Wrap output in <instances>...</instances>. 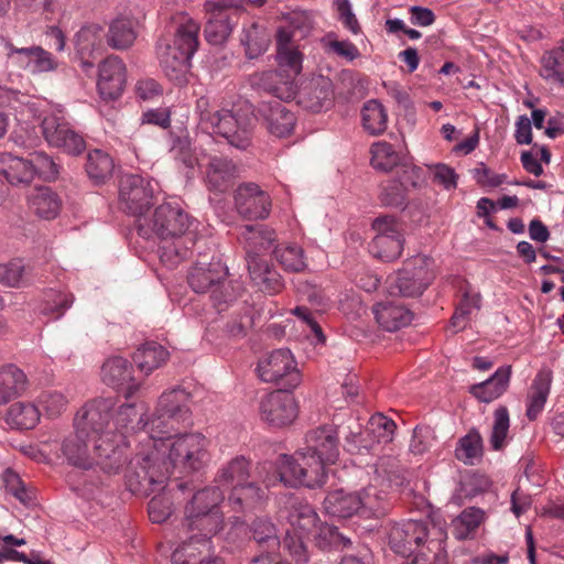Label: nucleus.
I'll return each mask as SVG.
<instances>
[{"mask_svg":"<svg viewBox=\"0 0 564 564\" xmlns=\"http://www.w3.org/2000/svg\"><path fill=\"white\" fill-rule=\"evenodd\" d=\"M250 533L252 540L265 550L278 551L280 547V539L276 528L267 518H257L250 524Z\"/></svg>","mask_w":564,"mask_h":564,"instance_id":"nucleus-46","label":"nucleus"},{"mask_svg":"<svg viewBox=\"0 0 564 564\" xmlns=\"http://www.w3.org/2000/svg\"><path fill=\"white\" fill-rule=\"evenodd\" d=\"M256 122L253 106L248 100H239L230 109L223 108V116L212 133L231 148L246 151L252 144Z\"/></svg>","mask_w":564,"mask_h":564,"instance_id":"nucleus-7","label":"nucleus"},{"mask_svg":"<svg viewBox=\"0 0 564 564\" xmlns=\"http://www.w3.org/2000/svg\"><path fill=\"white\" fill-rule=\"evenodd\" d=\"M256 84L275 98L262 101L259 107V112L269 132L279 138L289 135L295 126L296 118L282 101L293 97L292 84L283 82L281 75L276 72L261 74Z\"/></svg>","mask_w":564,"mask_h":564,"instance_id":"nucleus-5","label":"nucleus"},{"mask_svg":"<svg viewBox=\"0 0 564 564\" xmlns=\"http://www.w3.org/2000/svg\"><path fill=\"white\" fill-rule=\"evenodd\" d=\"M403 241V236H375L370 245L371 252L383 261H393L400 257Z\"/></svg>","mask_w":564,"mask_h":564,"instance_id":"nucleus-49","label":"nucleus"},{"mask_svg":"<svg viewBox=\"0 0 564 564\" xmlns=\"http://www.w3.org/2000/svg\"><path fill=\"white\" fill-rule=\"evenodd\" d=\"M86 171L96 183H104L113 171V161L101 150L90 151L87 155Z\"/></svg>","mask_w":564,"mask_h":564,"instance_id":"nucleus-48","label":"nucleus"},{"mask_svg":"<svg viewBox=\"0 0 564 564\" xmlns=\"http://www.w3.org/2000/svg\"><path fill=\"white\" fill-rule=\"evenodd\" d=\"M29 386L25 372L13 364L0 367V405L22 395Z\"/></svg>","mask_w":564,"mask_h":564,"instance_id":"nucleus-30","label":"nucleus"},{"mask_svg":"<svg viewBox=\"0 0 564 564\" xmlns=\"http://www.w3.org/2000/svg\"><path fill=\"white\" fill-rule=\"evenodd\" d=\"M247 263L250 279L261 292L274 294L282 290L281 275L265 260L260 257H250Z\"/></svg>","mask_w":564,"mask_h":564,"instance_id":"nucleus-28","label":"nucleus"},{"mask_svg":"<svg viewBox=\"0 0 564 564\" xmlns=\"http://www.w3.org/2000/svg\"><path fill=\"white\" fill-rule=\"evenodd\" d=\"M153 188L150 181L140 175H124L119 185L121 208L134 216L143 217L152 202Z\"/></svg>","mask_w":564,"mask_h":564,"instance_id":"nucleus-15","label":"nucleus"},{"mask_svg":"<svg viewBox=\"0 0 564 564\" xmlns=\"http://www.w3.org/2000/svg\"><path fill=\"white\" fill-rule=\"evenodd\" d=\"M132 372V365L122 357H111L101 367L102 381L123 391L127 398L139 389V384L134 383Z\"/></svg>","mask_w":564,"mask_h":564,"instance_id":"nucleus-24","label":"nucleus"},{"mask_svg":"<svg viewBox=\"0 0 564 564\" xmlns=\"http://www.w3.org/2000/svg\"><path fill=\"white\" fill-rule=\"evenodd\" d=\"M234 197L238 214L246 219H265L271 213L270 195L256 183L240 184Z\"/></svg>","mask_w":564,"mask_h":564,"instance_id":"nucleus-17","label":"nucleus"},{"mask_svg":"<svg viewBox=\"0 0 564 564\" xmlns=\"http://www.w3.org/2000/svg\"><path fill=\"white\" fill-rule=\"evenodd\" d=\"M104 43L102 29L91 24L82 28L75 35L76 56L85 72L95 66V61L101 55Z\"/></svg>","mask_w":564,"mask_h":564,"instance_id":"nucleus-22","label":"nucleus"},{"mask_svg":"<svg viewBox=\"0 0 564 564\" xmlns=\"http://www.w3.org/2000/svg\"><path fill=\"white\" fill-rule=\"evenodd\" d=\"M334 89L329 78L318 76L308 80L297 93V102L305 109L319 112L333 104Z\"/></svg>","mask_w":564,"mask_h":564,"instance_id":"nucleus-21","label":"nucleus"},{"mask_svg":"<svg viewBox=\"0 0 564 564\" xmlns=\"http://www.w3.org/2000/svg\"><path fill=\"white\" fill-rule=\"evenodd\" d=\"M28 275V267L21 261L0 264V282L10 288H20Z\"/></svg>","mask_w":564,"mask_h":564,"instance_id":"nucleus-57","label":"nucleus"},{"mask_svg":"<svg viewBox=\"0 0 564 564\" xmlns=\"http://www.w3.org/2000/svg\"><path fill=\"white\" fill-rule=\"evenodd\" d=\"M562 57L557 50L547 52L542 57L543 76L549 79H554L561 84L564 83V68L561 63Z\"/></svg>","mask_w":564,"mask_h":564,"instance_id":"nucleus-63","label":"nucleus"},{"mask_svg":"<svg viewBox=\"0 0 564 564\" xmlns=\"http://www.w3.org/2000/svg\"><path fill=\"white\" fill-rule=\"evenodd\" d=\"M484 521L485 512L481 509L466 508L452 522L453 535L459 541L471 539Z\"/></svg>","mask_w":564,"mask_h":564,"instance_id":"nucleus-41","label":"nucleus"},{"mask_svg":"<svg viewBox=\"0 0 564 564\" xmlns=\"http://www.w3.org/2000/svg\"><path fill=\"white\" fill-rule=\"evenodd\" d=\"M240 42L245 47L246 56L253 59L267 51L270 36L262 25L253 22L242 30Z\"/></svg>","mask_w":564,"mask_h":564,"instance_id":"nucleus-42","label":"nucleus"},{"mask_svg":"<svg viewBox=\"0 0 564 564\" xmlns=\"http://www.w3.org/2000/svg\"><path fill=\"white\" fill-rule=\"evenodd\" d=\"M191 226L187 213L177 204L163 203L159 205L151 217L137 219L138 234L150 239L156 237L162 241L182 239Z\"/></svg>","mask_w":564,"mask_h":564,"instance_id":"nucleus-8","label":"nucleus"},{"mask_svg":"<svg viewBox=\"0 0 564 564\" xmlns=\"http://www.w3.org/2000/svg\"><path fill=\"white\" fill-rule=\"evenodd\" d=\"M238 239L248 259L259 257V252L268 250L276 240V235L273 229L264 225H246L240 227Z\"/></svg>","mask_w":564,"mask_h":564,"instance_id":"nucleus-25","label":"nucleus"},{"mask_svg":"<svg viewBox=\"0 0 564 564\" xmlns=\"http://www.w3.org/2000/svg\"><path fill=\"white\" fill-rule=\"evenodd\" d=\"M338 456L337 430L330 425L314 429L306 434L305 447L293 456H281L280 480L286 486L321 487L327 478V466L335 464Z\"/></svg>","mask_w":564,"mask_h":564,"instance_id":"nucleus-3","label":"nucleus"},{"mask_svg":"<svg viewBox=\"0 0 564 564\" xmlns=\"http://www.w3.org/2000/svg\"><path fill=\"white\" fill-rule=\"evenodd\" d=\"M137 39L133 22L127 18H119L111 22L107 33V43L113 50H127Z\"/></svg>","mask_w":564,"mask_h":564,"instance_id":"nucleus-43","label":"nucleus"},{"mask_svg":"<svg viewBox=\"0 0 564 564\" xmlns=\"http://www.w3.org/2000/svg\"><path fill=\"white\" fill-rule=\"evenodd\" d=\"M128 443L121 433L111 434L94 441L93 467L98 466L104 473L118 474L127 463Z\"/></svg>","mask_w":564,"mask_h":564,"instance_id":"nucleus-14","label":"nucleus"},{"mask_svg":"<svg viewBox=\"0 0 564 564\" xmlns=\"http://www.w3.org/2000/svg\"><path fill=\"white\" fill-rule=\"evenodd\" d=\"M359 503L357 492L336 489L326 495L323 506L329 516L346 519L359 516Z\"/></svg>","mask_w":564,"mask_h":564,"instance_id":"nucleus-35","label":"nucleus"},{"mask_svg":"<svg viewBox=\"0 0 564 564\" xmlns=\"http://www.w3.org/2000/svg\"><path fill=\"white\" fill-rule=\"evenodd\" d=\"M510 426L509 412L506 406H499L494 413V424L490 436V445L495 451L505 446Z\"/></svg>","mask_w":564,"mask_h":564,"instance_id":"nucleus-54","label":"nucleus"},{"mask_svg":"<svg viewBox=\"0 0 564 564\" xmlns=\"http://www.w3.org/2000/svg\"><path fill=\"white\" fill-rule=\"evenodd\" d=\"M206 10L210 17L205 25V37L213 45H220L229 37L241 8L232 1H209Z\"/></svg>","mask_w":564,"mask_h":564,"instance_id":"nucleus-13","label":"nucleus"},{"mask_svg":"<svg viewBox=\"0 0 564 564\" xmlns=\"http://www.w3.org/2000/svg\"><path fill=\"white\" fill-rule=\"evenodd\" d=\"M187 541H184L183 544L176 549L172 555V560L174 564H224L223 560L219 557L206 558L203 557L197 560V554L202 555L204 553H208L210 550V539L207 540L208 549L202 545L203 536L198 531L189 532Z\"/></svg>","mask_w":564,"mask_h":564,"instance_id":"nucleus-32","label":"nucleus"},{"mask_svg":"<svg viewBox=\"0 0 564 564\" xmlns=\"http://www.w3.org/2000/svg\"><path fill=\"white\" fill-rule=\"evenodd\" d=\"M313 535L317 546L321 549H344L350 546L351 544L349 538L341 534L336 527L327 523L318 524Z\"/></svg>","mask_w":564,"mask_h":564,"instance_id":"nucleus-53","label":"nucleus"},{"mask_svg":"<svg viewBox=\"0 0 564 564\" xmlns=\"http://www.w3.org/2000/svg\"><path fill=\"white\" fill-rule=\"evenodd\" d=\"M0 174L13 186H26L34 181L32 162L8 152L0 154Z\"/></svg>","mask_w":564,"mask_h":564,"instance_id":"nucleus-27","label":"nucleus"},{"mask_svg":"<svg viewBox=\"0 0 564 564\" xmlns=\"http://www.w3.org/2000/svg\"><path fill=\"white\" fill-rule=\"evenodd\" d=\"M371 165L382 172L400 166V155L388 142H377L371 147Z\"/></svg>","mask_w":564,"mask_h":564,"instance_id":"nucleus-52","label":"nucleus"},{"mask_svg":"<svg viewBox=\"0 0 564 564\" xmlns=\"http://www.w3.org/2000/svg\"><path fill=\"white\" fill-rule=\"evenodd\" d=\"M276 261L289 272H302L306 269L304 250L296 245H286L274 249Z\"/></svg>","mask_w":564,"mask_h":564,"instance_id":"nucleus-50","label":"nucleus"},{"mask_svg":"<svg viewBox=\"0 0 564 564\" xmlns=\"http://www.w3.org/2000/svg\"><path fill=\"white\" fill-rule=\"evenodd\" d=\"M511 377V366H503L487 380L469 387V393L484 403H490L501 397L508 389Z\"/></svg>","mask_w":564,"mask_h":564,"instance_id":"nucleus-26","label":"nucleus"},{"mask_svg":"<svg viewBox=\"0 0 564 564\" xmlns=\"http://www.w3.org/2000/svg\"><path fill=\"white\" fill-rule=\"evenodd\" d=\"M40 403L50 417L59 416L67 406V400L57 391H45L40 397Z\"/></svg>","mask_w":564,"mask_h":564,"instance_id":"nucleus-60","label":"nucleus"},{"mask_svg":"<svg viewBox=\"0 0 564 564\" xmlns=\"http://www.w3.org/2000/svg\"><path fill=\"white\" fill-rule=\"evenodd\" d=\"M172 242L160 248V259L166 265L173 267L186 259L188 249L183 246L181 239H171Z\"/></svg>","mask_w":564,"mask_h":564,"instance_id":"nucleus-62","label":"nucleus"},{"mask_svg":"<svg viewBox=\"0 0 564 564\" xmlns=\"http://www.w3.org/2000/svg\"><path fill=\"white\" fill-rule=\"evenodd\" d=\"M26 52L19 69L28 70L32 74H43L55 72L59 65L57 58L41 45L28 46Z\"/></svg>","mask_w":564,"mask_h":564,"instance_id":"nucleus-37","label":"nucleus"},{"mask_svg":"<svg viewBox=\"0 0 564 564\" xmlns=\"http://www.w3.org/2000/svg\"><path fill=\"white\" fill-rule=\"evenodd\" d=\"M196 111L199 115L200 124L210 131L216 126L218 119H220V116H223V109L212 110L209 98L206 96L197 99Z\"/></svg>","mask_w":564,"mask_h":564,"instance_id":"nucleus-64","label":"nucleus"},{"mask_svg":"<svg viewBox=\"0 0 564 564\" xmlns=\"http://www.w3.org/2000/svg\"><path fill=\"white\" fill-rule=\"evenodd\" d=\"M199 24L181 17L172 37L164 36L156 44L159 64L165 76L177 86L188 82L191 58L198 47Z\"/></svg>","mask_w":564,"mask_h":564,"instance_id":"nucleus-4","label":"nucleus"},{"mask_svg":"<svg viewBox=\"0 0 564 564\" xmlns=\"http://www.w3.org/2000/svg\"><path fill=\"white\" fill-rule=\"evenodd\" d=\"M427 522L408 520L391 528L389 543L395 553L409 557L427 542Z\"/></svg>","mask_w":564,"mask_h":564,"instance_id":"nucleus-18","label":"nucleus"},{"mask_svg":"<svg viewBox=\"0 0 564 564\" xmlns=\"http://www.w3.org/2000/svg\"><path fill=\"white\" fill-rule=\"evenodd\" d=\"M61 138L54 137V131L51 133V145L62 149L68 154L77 155L85 149L84 139L70 128L62 131Z\"/></svg>","mask_w":564,"mask_h":564,"instance_id":"nucleus-58","label":"nucleus"},{"mask_svg":"<svg viewBox=\"0 0 564 564\" xmlns=\"http://www.w3.org/2000/svg\"><path fill=\"white\" fill-rule=\"evenodd\" d=\"M378 325L387 332H397L408 326L412 321V313L400 303H378L372 308Z\"/></svg>","mask_w":564,"mask_h":564,"instance_id":"nucleus-29","label":"nucleus"},{"mask_svg":"<svg viewBox=\"0 0 564 564\" xmlns=\"http://www.w3.org/2000/svg\"><path fill=\"white\" fill-rule=\"evenodd\" d=\"M362 127L372 135L380 134L388 127L386 108L376 99L368 100L361 109Z\"/></svg>","mask_w":564,"mask_h":564,"instance_id":"nucleus-45","label":"nucleus"},{"mask_svg":"<svg viewBox=\"0 0 564 564\" xmlns=\"http://www.w3.org/2000/svg\"><path fill=\"white\" fill-rule=\"evenodd\" d=\"M258 373L262 381L281 384L292 390L301 383V373L289 349H276L259 360Z\"/></svg>","mask_w":564,"mask_h":564,"instance_id":"nucleus-10","label":"nucleus"},{"mask_svg":"<svg viewBox=\"0 0 564 564\" xmlns=\"http://www.w3.org/2000/svg\"><path fill=\"white\" fill-rule=\"evenodd\" d=\"M173 513V503L166 496H154L149 502V517L154 523L166 521Z\"/></svg>","mask_w":564,"mask_h":564,"instance_id":"nucleus-61","label":"nucleus"},{"mask_svg":"<svg viewBox=\"0 0 564 564\" xmlns=\"http://www.w3.org/2000/svg\"><path fill=\"white\" fill-rule=\"evenodd\" d=\"M433 279L425 257H414L390 282V292L402 296L421 295Z\"/></svg>","mask_w":564,"mask_h":564,"instance_id":"nucleus-12","label":"nucleus"},{"mask_svg":"<svg viewBox=\"0 0 564 564\" xmlns=\"http://www.w3.org/2000/svg\"><path fill=\"white\" fill-rule=\"evenodd\" d=\"M29 208L40 218H55L62 207L59 196L50 187H37L28 196Z\"/></svg>","mask_w":564,"mask_h":564,"instance_id":"nucleus-36","label":"nucleus"},{"mask_svg":"<svg viewBox=\"0 0 564 564\" xmlns=\"http://www.w3.org/2000/svg\"><path fill=\"white\" fill-rule=\"evenodd\" d=\"M251 462L238 455L223 464L216 471L214 484L194 490L186 481H176L175 488L191 497L184 506L182 528L186 532L198 531L203 536L202 545L208 549L207 540L224 528V513L220 505L225 500L221 487L228 488V503L235 512L251 511L263 505L267 499L265 479L253 476Z\"/></svg>","mask_w":564,"mask_h":564,"instance_id":"nucleus-1","label":"nucleus"},{"mask_svg":"<svg viewBox=\"0 0 564 564\" xmlns=\"http://www.w3.org/2000/svg\"><path fill=\"white\" fill-rule=\"evenodd\" d=\"M113 410L115 401L110 398L91 400L78 411L74 426L83 429L94 441L116 434L112 427Z\"/></svg>","mask_w":564,"mask_h":564,"instance_id":"nucleus-11","label":"nucleus"},{"mask_svg":"<svg viewBox=\"0 0 564 564\" xmlns=\"http://www.w3.org/2000/svg\"><path fill=\"white\" fill-rule=\"evenodd\" d=\"M169 357L170 352L162 345L150 341L139 347L132 358L142 372L150 375L152 371L163 366Z\"/></svg>","mask_w":564,"mask_h":564,"instance_id":"nucleus-38","label":"nucleus"},{"mask_svg":"<svg viewBox=\"0 0 564 564\" xmlns=\"http://www.w3.org/2000/svg\"><path fill=\"white\" fill-rule=\"evenodd\" d=\"M83 429L75 426L74 433L62 443V454L68 464L83 468H93L94 440Z\"/></svg>","mask_w":564,"mask_h":564,"instance_id":"nucleus-20","label":"nucleus"},{"mask_svg":"<svg viewBox=\"0 0 564 564\" xmlns=\"http://www.w3.org/2000/svg\"><path fill=\"white\" fill-rule=\"evenodd\" d=\"M126 84V66L118 56L107 57L99 66L98 90L104 99L118 98Z\"/></svg>","mask_w":564,"mask_h":564,"instance_id":"nucleus-23","label":"nucleus"},{"mask_svg":"<svg viewBox=\"0 0 564 564\" xmlns=\"http://www.w3.org/2000/svg\"><path fill=\"white\" fill-rule=\"evenodd\" d=\"M147 409L143 403H126L120 405L112 412V427L115 433H126L130 431H138L145 426L149 427V422H144Z\"/></svg>","mask_w":564,"mask_h":564,"instance_id":"nucleus-31","label":"nucleus"},{"mask_svg":"<svg viewBox=\"0 0 564 564\" xmlns=\"http://www.w3.org/2000/svg\"><path fill=\"white\" fill-rule=\"evenodd\" d=\"M481 307V295L479 292H473L469 288L465 289L459 302L455 307V312L449 321V326L454 333L465 329L470 321L474 310L479 311Z\"/></svg>","mask_w":564,"mask_h":564,"instance_id":"nucleus-40","label":"nucleus"},{"mask_svg":"<svg viewBox=\"0 0 564 564\" xmlns=\"http://www.w3.org/2000/svg\"><path fill=\"white\" fill-rule=\"evenodd\" d=\"M262 421L276 427L291 424L297 416V405L294 397L286 390L273 391L264 395L259 403Z\"/></svg>","mask_w":564,"mask_h":564,"instance_id":"nucleus-16","label":"nucleus"},{"mask_svg":"<svg viewBox=\"0 0 564 564\" xmlns=\"http://www.w3.org/2000/svg\"><path fill=\"white\" fill-rule=\"evenodd\" d=\"M397 424L393 420L387 417L381 413L372 415L368 422L367 436L368 441L372 444H388L393 440Z\"/></svg>","mask_w":564,"mask_h":564,"instance_id":"nucleus-47","label":"nucleus"},{"mask_svg":"<svg viewBox=\"0 0 564 564\" xmlns=\"http://www.w3.org/2000/svg\"><path fill=\"white\" fill-rule=\"evenodd\" d=\"M170 152L174 160L181 162L187 169H194L198 162L195 149L187 135L174 138Z\"/></svg>","mask_w":564,"mask_h":564,"instance_id":"nucleus-55","label":"nucleus"},{"mask_svg":"<svg viewBox=\"0 0 564 564\" xmlns=\"http://www.w3.org/2000/svg\"><path fill=\"white\" fill-rule=\"evenodd\" d=\"M40 410L30 402L13 403L7 413V422L20 430H31L40 421Z\"/></svg>","mask_w":564,"mask_h":564,"instance_id":"nucleus-44","label":"nucleus"},{"mask_svg":"<svg viewBox=\"0 0 564 564\" xmlns=\"http://www.w3.org/2000/svg\"><path fill=\"white\" fill-rule=\"evenodd\" d=\"M239 177V167L234 160L223 155H212L204 171V182L208 191L225 193Z\"/></svg>","mask_w":564,"mask_h":564,"instance_id":"nucleus-19","label":"nucleus"},{"mask_svg":"<svg viewBox=\"0 0 564 564\" xmlns=\"http://www.w3.org/2000/svg\"><path fill=\"white\" fill-rule=\"evenodd\" d=\"M32 162L34 169V177L36 175L47 181H54L58 175V166L54 160L44 152H35L32 154Z\"/></svg>","mask_w":564,"mask_h":564,"instance_id":"nucleus-59","label":"nucleus"},{"mask_svg":"<svg viewBox=\"0 0 564 564\" xmlns=\"http://www.w3.org/2000/svg\"><path fill=\"white\" fill-rule=\"evenodd\" d=\"M288 521L296 533L308 536L317 529L318 516L308 503L294 502L289 510Z\"/></svg>","mask_w":564,"mask_h":564,"instance_id":"nucleus-39","label":"nucleus"},{"mask_svg":"<svg viewBox=\"0 0 564 564\" xmlns=\"http://www.w3.org/2000/svg\"><path fill=\"white\" fill-rule=\"evenodd\" d=\"M209 442L200 433L166 437H142L126 468V484L133 494L151 495L163 490L173 469L193 473L209 459Z\"/></svg>","mask_w":564,"mask_h":564,"instance_id":"nucleus-2","label":"nucleus"},{"mask_svg":"<svg viewBox=\"0 0 564 564\" xmlns=\"http://www.w3.org/2000/svg\"><path fill=\"white\" fill-rule=\"evenodd\" d=\"M408 193L397 178H391L382 184L380 200L386 206L401 207L405 204Z\"/></svg>","mask_w":564,"mask_h":564,"instance_id":"nucleus-56","label":"nucleus"},{"mask_svg":"<svg viewBox=\"0 0 564 564\" xmlns=\"http://www.w3.org/2000/svg\"><path fill=\"white\" fill-rule=\"evenodd\" d=\"M482 455V438L480 434L473 430L458 441L455 449V456L466 465H473L475 459Z\"/></svg>","mask_w":564,"mask_h":564,"instance_id":"nucleus-51","label":"nucleus"},{"mask_svg":"<svg viewBox=\"0 0 564 564\" xmlns=\"http://www.w3.org/2000/svg\"><path fill=\"white\" fill-rule=\"evenodd\" d=\"M552 383V371L550 369H541L535 376L530 390L528 392L527 417L534 421L544 408L550 394Z\"/></svg>","mask_w":564,"mask_h":564,"instance_id":"nucleus-33","label":"nucleus"},{"mask_svg":"<svg viewBox=\"0 0 564 564\" xmlns=\"http://www.w3.org/2000/svg\"><path fill=\"white\" fill-rule=\"evenodd\" d=\"M227 268L220 261L197 262L188 272L187 281L196 293L210 292L216 306L229 303L235 295L227 288Z\"/></svg>","mask_w":564,"mask_h":564,"instance_id":"nucleus-9","label":"nucleus"},{"mask_svg":"<svg viewBox=\"0 0 564 564\" xmlns=\"http://www.w3.org/2000/svg\"><path fill=\"white\" fill-rule=\"evenodd\" d=\"M188 394L182 389L163 393L158 402L153 417L149 421L148 432L142 437H166L181 434L180 430L192 423L187 405Z\"/></svg>","mask_w":564,"mask_h":564,"instance_id":"nucleus-6","label":"nucleus"},{"mask_svg":"<svg viewBox=\"0 0 564 564\" xmlns=\"http://www.w3.org/2000/svg\"><path fill=\"white\" fill-rule=\"evenodd\" d=\"M359 516L364 518H381L387 514L390 503L388 494L375 485H369L357 492Z\"/></svg>","mask_w":564,"mask_h":564,"instance_id":"nucleus-34","label":"nucleus"}]
</instances>
